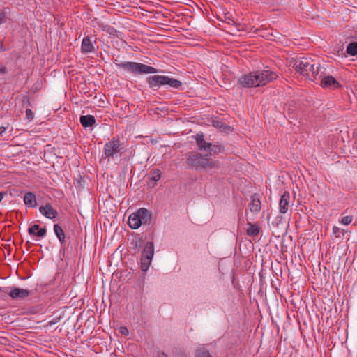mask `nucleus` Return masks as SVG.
<instances>
[{"instance_id":"f257e3e1","label":"nucleus","mask_w":357,"mask_h":357,"mask_svg":"<svg viewBox=\"0 0 357 357\" xmlns=\"http://www.w3.org/2000/svg\"><path fill=\"white\" fill-rule=\"evenodd\" d=\"M278 75L270 70H257L242 76L238 84L243 87H257L276 79Z\"/></svg>"},{"instance_id":"f03ea898","label":"nucleus","mask_w":357,"mask_h":357,"mask_svg":"<svg viewBox=\"0 0 357 357\" xmlns=\"http://www.w3.org/2000/svg\"><path fill=\"white\" fill-rule=\"evenodd\" d=\"M314 65L315 63L311 58L302 57L294 62V67L301 75L312 81H315L317 79L319 67L315 68Z\"/></svg>"},{"instance_id":"7ed1b4c3","label":"nucleus","mask_w":357,"mask_h":357,"mask_svg":"<svg viewBox=\"0 0 357 357\" xmlns=\"http://www.w3.org/2000/svg\"><path fill=\"white\" fill-rule=\"evenodd\" d=\"M219 162L213 160L208 155L199 153H190L187 157V165L195 169H211L218 167Z\"/></svg>"},{"instance_id":"20e7f679","label":"nucleus","mask_w":357,"mask_h":357,"mask_svg":"<svg viewBox=\"0 0 357 357\" xmlns=\"http://www.w3.org/2000/svg\"><path fill=\"white\" fill-rule=\"evenodd\" d=\"M119 68H121L127 72L132 74H153L157 73V69L141 63L137 62H123L117 64Z\"/></svg>"},{"instance_id":"39448f33","label":"nucleus","mask_w":357,"mask_h":357,"mask_svg":"<svg viewBox=\"0 0 357 357\" xmlns=\"http://www.w3.org/2000/svg\"><path fill=\"white\" fill-rule=\"evenodd\" d=\"M148 84L153 89H158L164 85H169L174 89H178L182 83L181 81L166 75H153L148 78Z\"/></svg>"},{"instance_id":"423d86ee","label":"nucleus","mask_w":357,"mask_h":357,"mask_svg":"<svg viewBox=\"0 0 357 357\" xmlns=\"http://www.w3.org/2000/svg\"><path fill=\"white\" fill-rule=\"evenodd\" d=\"M121 143L118 138L113 137L104 146L102 158H107L108 161L118 157L121 152Z\"/></svg>"},{"instance_id":"0eeeda50","label":"nucleus","mask_w":357,"mask_h":357,"mask_svg":"<svg viewBox=\"0 0 357 357\" xmlns=\"http://www.w3.org/2000/svg\"><path fill=\"white\" fill-rule=\"evenodd\" d=\"M154 255V245L153 242H147L142 251L141 257V268L146 271L149 268Z\"/></svg>"},{"instance_id":"6e6552de","label":"nucleus","mask_w":357,"mask_h":357,"mask_svg":"<svg viewBox=\"0 0 357 357\" xmlns=\"http://www.w3.org/2000/svg\"><path fill=\"white\" fill-rule=\"evenodd\" d=\"M317 79H320V85L324 89H338L341 86L340 83L331 75H318Z\"/></svg>"},{"instance_id":"1a4fd4ad","label":"nucleus","mask_w":357,"mask_h":357,"mask_svg":"<svg viewBox=\"0 0 357 357\" xmlns=\"http://www.w3.org/2000/svg\"><path fill=\"white\" fill-rule=\"evenodd\" d=\"M290 199V193L288 191H285L281 196L279 202V211L281 213L284 214L288 211Z\"/></svg>"},{"instance_id":"9d476101","label":"nucleus","mask_w":357,"mask_h":357,"mask_svg":"<svg viewBox=\"0 0 357 357\" xmlns=\"http://www.w3.org/2000/svg\"><path fill=\"white\" fill-rule=\"evenodd\" d=\"M195 140L198 146V149L199 151H206L208 153L212 143L207 142L204 140V134L202 132L197 133L195 135Z\"/></svg>"},{"instance_id":"9b49d317","label":"nucleus","mask_w":357,"mask_h":357,"mask_svg":"<svg viewBox=\"0 0 357 357\" xmlns=\"http://www.w3.org/2000/svg\"><path fill=\"white\" fill-rule=\"evenodd\" d=\"M39 211L48 219H54L58 215L57 211L50 204H46L45 206H40L39 208Z\"/></svg>"},{"instance_id":"f8f14e48","label":"nucleus","mask_w":357,"mask_h":357,"mask_svg":"<svg viewBox=\"0 0 357 357\" xmlns=\"http://www.w3.org/2000/svg\"><path fill=\"white\" fill-rule=\"evenodd\" d=\"M138 220L142 225L149 224L151 222V212L145 208H141L137 211Z\"/></svg>"},{"instance_id":"ddd939ff","label":"nucleus","mask_w":357,"mask_h":357,"mask_svg":"<svg viewBox=\"0 0 357 357\" xmlns=\"http://www.w3.org/2000/svg\"><path fill=\"white\" fill-rule=\"evenodd\" d=\"M8 294L13 299H22L27 297L29 295V291L26 289L14 287L10 291Z\"/></svg>"},{"instance_id":"4468645a","label":"nucleus","mask_w":357,"mask_h":357,"mask_svg":"<svg viewBox=\"0 0 357 357\" xmlns=\"http://www.w3.org/2000/svg\"><path fill=\"white\" fill-rule=\"evenodd\" d=\"M81 51L82 53H91L95 51L94 45H93L89 36L83 38L81 44Z\"/></svg>"},{"instance_id":"2eb2a0df","label":"nucleus","mask_w":357,"mask_h":357,"mask_svg":"<svg viewBox=\"0 0 357 357\" xmlns=\"http://www.w3.org/2000/svg\"><path fill=\"white\" fill-rule=\"evenodd\" d=\"M249 209L251 213H258L261 211V201L257 195L255 194L252 196Z\"/></svg>"},{"instance_id":"dca6fc26","label":"nucleus","mask_w":357,"mask_h":357,"mask_svg":"<svg viewBox=\"0 0 357 357\" xmlns=\"http://www.w3.org/2000/svg\"><path fill=\"white\" fill-rule=\"evenodd\" d=\"M28 232L30 235H35L40 238H43L46 235V229L40 228L38 225H33L29 228Z\"/></svg>"},{"instance_id":"f3484780","label":"nucleus","mask_w":357,"mask_h":357,"mask_svg":"<svg viewBox=\"0 0 357 357\" xmlns=\"http://www.w3.org/2000/svg\"><path fill=\"white\" fill-rule=\"evenodd\" d=\"M24 202L29 207H36V198L33 192H29L24 195Z\"/></svg>"},{"instance_id":"a211bd4d","label":"nucleus","mask_w":357,"mask_h":357,"mask_svg":"<svg viewBox=\"0 0 357 357\" xmlns=\"http://www.w3.org/2000/svg\"><path fill=\"white\" fill-rule=\"evenodd\" d=\"M80 123L84 128L91 127L96 123V119L92 115H84L80 117Z\"/></svg>"},{"instance_id":"6ab92c4d","label":"nucleus","mask_w":357,"mask_h":357,"mask_svg":"<svg viewBox=\"0 0 357 357\" xmlns=\"http://www.w3.org/2000/svg\"><path fill=\"white\" fill-rule=\"evenodd\" d=\"M128 225L130 227L133 229H137L141 226V222H139L138 220L137 211L130 215L128 219Z\"/></svg>"},{"instance_id":"aec40b11","label":"nucleus","mask_w":357,"mask_h":357,"mask_svg":"<svg viewBox=\"0 0 357 357\" xmlns=\"http://www.w3.org/2000/svg\"><path fill=\"white\" fill-rule=\"evenodd\" d=\"M247 225L248 228L246 229V234L248 236L250 237H255L259 235V228L257 225L248 222Z\"/></svg>"},{"instance_id":"412c9836","label":"nucleus","mask_w":357,"mask_h":357,"mask_svg":"<svg viewBox=\"0 0 357 357\" xmlns=\"http://www.w3.org/2000/svg\"><path fill=\"white\" fill-rule=\"evenodd\" d=\"M224 150V147L218 144H211V146L208 151V153L206 154L208 157L212 155L218 154L222 153Z\"/></svg>"},{"instance_id":"4be33fe9","label":"nucleus","mask_w":357,"mask_h":357,"mask_svg":"<svg viewBox=\"0 0 357 357\" xmlns=\"http://www.w3.org/2000/svg\"><path fill=\"white\" fill-rule=\"evenodd\" d=\"M54 231L55 235L59 238V241L61 243H63L65 242V234L63 229L60 225L58 224H56L54 225Z\"/></svg>"},{"instance_id":"5701e85b","label":"nucleus","mask_w":357,"mask_h":357,"mask_svg":"<svg viewBox=\"0 0 357 357\" xmlns=\"http://www.w3.org/2000/svg\"><path fill=\"white\" fill-rule=\"evenodd\" d=\"M346 52L350 56L357 55V42L349 43L347 46Z\"/></svg>"},{"instance_id":"b1692460","label":"nucleus","mask_w":357,"mask_h":357,"mask_svg":"<svg viewBox=\"0 0 357 357\" xmlns=\"http://www.w3.org/2000/svg\"><path fill=\"white\" fill-rule=\"evenodd\" d=\"M149 178L153 181H158L161 178V172L158 169H152L149 174Z\"/></svg>"},{"instance_id":"393cba45","label":"nucleus","mask_w":357,"mask_h":357,"mask_svg":"<svg viewBox=\"0 0 357 357\" xmlns=\"http://www.w3.org/2000/svg\"><path fill=\"white\" fill-rule=\"evenodd\" d=\"M195 357H213L210 353L204 349H199L197 351V353Z\"/></svg>"},{"instance_id":"a878e982","label":"nucleus","mask_w":357,"mask_h":357,"mask_svg":"<svg viewBox=\"0 0 357 357\" xmlns=\"http://www.w3.org/2000/svg\"><path fill=\"white\" fill-rule=\"evenodd\" d=\"M352 220L353 217L351 215H347L342 217L340 220V222L342 225H348L351 222Z\"/></svg>"},{"instance_id":"bb28decb","label":"nucleus","mask_w":357,"mask_h":357,"mask_svg":"<svg viewBox=\"0 0 357 357\" xmlns=\"http://www.w3.org/2000/svg\"><path fill=\"white\" fill-rule=\"evenodd\" d=\"M26 119L28 120V121H32L33 119V113L31 109H26Z\"/></svg>"},{"instance_id":"cd10ccee","label":"nucleus","mask_w":357,"mask_h":357,"mask_svg":"<svg viewBox=\"0 0 357 357\" xmlns=\"http://www.w3.org/2000/svg\"><path fill=\"white\" fill-rule=\"evenodd\" d=\"M59 320H60L59 318H54L52 320H51L48 322V325L50 326L54 325V324H57L59 321Z\"/></svg>"},{"instance_id":"c85d7f7f","label":"nucleus","mask_w":357,"mask_h":357,"mask_svg":"<svg viewBox=\"0 0 357 357\" xmlns=\"http://www.w3.org/2000/svg\"><path fill=\"white\" fill-rule=\"evenodd\" d=\"M120 332L121 334L124 335H128V330L126 327H121L120 328Z\"/></svg>"},{"instance_id":"c756f323","label":"nucleus","mask_w":357,"mask_h":357,"mask_svg":"<svg viewBox=\"0 0 357 357\" xmlns=\"http://www.w3.org/2000/svg\"><path fill=\"white\" fill-rule=\"evenodd\" d=\"M5 14L2 12H0V24H3L5 22Z\"/></svg>"},{"instance_id":"7c9ffc66","label":"nucleus","mask_w":357,"mask_h":357,"mask_svg":"<svg viewBox=\"0 0 357 357\" xmlns=\"http://www.w3.org/2000/svg\"><path fill=\"white\" fill-rule=\"evenodd\" d=\"M7 73L6 68L5 66H2L0 68V73L6 74Z\"/></svg>"},{"instance_id":"2f4dec72","label":"nucleus","mask_w":357,"mask_h":357,"mask_svg":"<svg viewBox=\"0 0 357 357\" xmlns=\"http://www.w3.org/2000/svg\"><path fill=\"white\" fill-rule=\"evenodd\" d=\"M7 195L6 192H0V202L2 201V199L4 198V197Z\"/></svg>"},{"instance_id":"473e14b6","label":"nucleus","mask_w":357,"mask_h":357,"mask_svg":"<svg viewBox=\"0 0 357 357\" xmlns=\"http://www.w3.org/2000/svg\"><path fill=\"white\" fill-rule=\"evenodd\" d=\"M333 231L335 234H337L338 232H340V228H338L336 226H334L333 227Z\"/></svg>"},{"instance_id":"72a5a7b5","label":"nucleus","mask_w":357,"mask_h":357,"mask_svg":"<svg viewBox=\"0 0 357 357\" xmlns=\"http://www.w3.org/2000/svg\"><path fill=\"white\" fill-rule=\"evenodd\" d=\"M158 357H167V356L164 352H160V353H158Z\"/></svg>"},{"instance_id":"f704fd0d","label":"nucleus","mask_w":357,"mask_h":357,"mask_svg":"<svg viewBox=\"0 0 357 357\" xmlns=\"http://www.w3.org/2000/svg\"><path fill=\"white\" fill-rule=\"evenodd\" d=\"M6 131L5 127H0V134L3 133Z\"/></svg>"},{"instance_id":"c9c22d12","label":"nucleus","mask_w":357,"mask_h":357,"mask_svg":"<svg viewBox=\"0 0 357 357\" xmlns=\"http://www.w3.org/2000/svg\"><path fill=\"white\" fill-rule=\"evenodd\" d=\"M228 20H229V21H228V23H229H229H231V22H232V23L234 22V20H231L230 17H228Z\"/></svg>"},{"instance_id":"e433bc0d","label":"nucleus","mask_w":357,"mask_h":357,"mask_svg":"<svg viewBox=\"0 0 357 357\" xmlns=\"http://www.w3.org/2000/svg\"><path fill=\"white\" fill-rule=\"evenodd\" d=\"M1 291H3V293H6V291L2 290L1 287H0V292H1Z\"/></svg>"}]
</instances>
